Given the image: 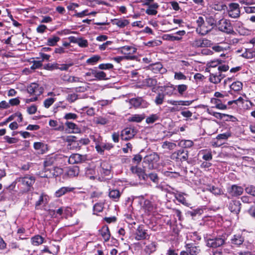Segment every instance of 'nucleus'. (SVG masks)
I'll return each instance as SVG.
<instances>
[{"instance_id":"dca6fc26","label":"nucleus","mask_w":255,"mask_h":255,"mask_svg":"<svg viewBox=\"0 0 255 255\" xmlns=\"http://www.w3.org/2000/svg\"><path fill=\"white\" fill-rule=\"evenodd\" d=\"M241 204L238 200H232L229 204L228 208L229 210L235 214H238L241 210Z\"/></svg>"},{"instance_id":"bf43d9fd","label":"nucleus","mask_w":255,"mask_h":255,"mask_svg":"<svg viewBox=\"0 0 255 255\" xmlns=\"http://www.w3.org/2000/svg\"><path fill=\"white\" fill-rule=\"evenodd\" d=\"M114 67V66L111 63H106V64H101L99 65L98 68L101 70H108V69H112Z\"/></svg>"},{"instance_id":"39448f33","label":"nucleus","mask_w":255,"mask_h":255,"mask_svg":"<svg viewBox=\"0 0 255 255\" xmlns=\"http://www.w3.org/2000/svg\"><path fill=\"white\" fill-rule=\"evenodd\" d=\"M27 91L31 95L38 97L43 93L44 88L36 83H32L27 86Z\"/></svg>"},{"instance_id":"f8f14e48","label":"nucleus","mask_w":255,"mask_h":255,"mask_svg":"<svg viewBox=\"0 0 255 255\" xmlns=\"http://www.w3.org/2000/svg\"><path fill=\"white\" fill-rule=\"evenodd\" d=\"M244 189L236 185H233L228 188V193L231 197H237L242 195L243 193Z\"/></svg>"},{"instance_id":"c85d7f7f","label":"nucleus","mask_w":255,"mask_h":255,"mask_svg":"<svg viewBox=\"0 0 255 255\" xmlns=\"http://www.w3.org/2000/svg\"><path fill=\"white\" fill-rule=\"evenodd\" d=\"M145 116L144 114H134L131 115L128 119V121L130 122H136V123H140L144 119Z\"/></svg>"},{"instance_id":"412c9836","label":"nucleus","mask_w":255,"mask_h":255,"mask_svg":"<svg viewBox=\"0 0 255 255\" xmlns=\"http://www.w3.org/2000/svg\"><path fill=\"white\" fill-rule=\"evenodd\" d=\"M74 189V188L72 187H62L55 192L54 195L56 197L59 198L65 195L67 193L73 191Z\"/></svg>"},{"instance_id":"6ab92c4d","label":"nucleus","mask_w":255,"mask_h":255,"mask_svg":"<svg viewBox=\"0 0 255 255\" xmlns=\"http://www.w3.org/2000/svg\"><path fill=\"white\" fill-rule=\"evenodd\" d=\"M224 77V76L220 72L216 73H211L209 77V81L214 84H218Z\"/></svg>"},{"instance_id":"c756f323","label":"nucleus","mask_w":255,"mask_h":255,"mask_svg":"<svg viewBox=\"0 0 255 255\" xmlns=\"http://www.w3.org/2000/svg\"><path fill=\"white\" fill-rule=\"evenodd\" d=\"M231 243L235 245H241L244 242V237L241 235H234L231 240Z\"/></svg>"},{"instance_id":"4d7b16f0","label":"nucleus","mask_w":255,"mask_h":255,"mask_svg":"<svg viewBox=\"0 0 255 255\" xmlns=\"http://www.w3.org/2000/svg\"><path fill=\"white\" fill-rule=\"evenodd\" d=\"M77 44L81 47H87L88 46V42L86 39L82 38H79Z\"/></svg>"},{"instance_id":"4be33fe9","label":"nucleus","mask_w":255,"mask_h":255,"mask_svg":"<svg viewBox=\"0 0 255 255\" xmlns=\"http://www.w3.org/2000/svg\"><path fill=\"white\" fill-rule=\"evenodd\" d=\"M148 8L145 10V13L149 15H155L157 13V9L159 5L158 3H152L151 5H147Z\"/></svg>"},{"instance_id":"49530a36","label":"nucleus","mask_w":255,"mask_h":255,"mask_svg":"<svg viewBox=\"0 0 255 255\" xmlns=\"http://www.w3.org/2000/svg\"><path fill=\"white\" fill-rule=\"evenodd\" d=\"M176 146V145L175 143L167 141L163 142L162 144V147L163 148L168 149L169 150H172L174 149Z\"/></svg>"},{"instance_id":"a211bd4d","label":"nucleus","mask_w":255,"mask_h":255,"mask_svg":"<svg viewBox=\"0 0 255 255\" xmlns=\"http://www.w3.org/2000/svg\"><path fill=\"white\" fill-rule=\"evenodd\" d=\"M186 249L190 255H197L200 252L199 247L196 246L193 244H186Z\"/></svg>"},{"instance_id":"2eb2a0df","label":"nucleus","mask_w":255,"mask_h":255,"mask_svg":"<svg viewBox=\"0 0 255 255\" xmlns=\"http://www.w3.org/2000/svg\"><path fill=\"white\" fill-rule=\"evenodd\" d=\"M234 28L241 35H248L251 34V30L246 28L243 23L240 21H236L235 22Z\"/></svg>"},{"instance_id":"f257e3e1","label":"nucleus","mask_w":255,"mask_h":255,"mask_svg":"<svg viewBox=\"0 0 255 255\" xmlns=\"http://www.w3.org/2000/svg\"><path fill=\"white\" fill-rule=\"evenodd\" d=\"M197 26L196 31L199 34L205 35L207 34L212 29V27L207 25L205 22L204 18L202 16H199L196 20Z\"/></svg>"},{"instance_id":"0eeeda50","label":"nucleus","mask_w":255,"mask_h":255,"mask_svg":"<svg viewBox=\"0 0 255 255\" xmlns=\"http://www.w3.org/2000/svg\"><path fill=\"white\" fill-rule=\"evenodd\" d=\"M129 103L135 108H146L149 105V103L141 97L132 98Z\"/></svg>"},{"instance_id":"7ed1b4c3","label":"nucleus","mask_w":255,"mask_h":255,"mask_svg":"<svg viewBox=\"0 0 255 255\" xmlns=\"http://www.w3.org/2000/svg\"><path fill=\"white\" fill-rule=\"evenodd\" d=\"M188 158V151L184 149H180L174 151L170 156V158L176 161H185Z\"/></svg>"},{"instance_id":"a19ab883","label":"nucleus","mask_w":255,"mask_h":255,"mask_svg":"<svg viewBox=\"0 0 255 255\" xmlns=\"http://www.w3.org/2000/svg\"><path fill=\"white\" fill-rule=\"evenodd\" d=\"M243 84L240 81H236L232 83L230 88L234 91H239L242 89Z\"/></svg>"},{"instance_id":"37998d69","label":"nucleus","mask_w":255,"mask_h":255,"mask_svg":"<svg viewBox=\"0 0 255 255\" xmlns=\"http://www.w3.org/2000/svg\"><path fill=\"white\" fill-rule=\"evenodd\" d=\"M203 154L202 158L206 161H210L212 159V154L210 150H203L201 151Z\"/></svg>"},{"instance_id":"9d476101","label":"nucleus","mask_w":255,"mask_h":255,"mask_svg":"<svg viewBox=\"0 0 255 255\" xmlns=\"http://www.w3.org/2000/svg\"><path fill=\"white\" fill-rule=\"evenodd\" d=\"M144 245L143 252L145 255H151L154 253L158 248L157 243L154 241L145 243Z\"/></svg>"},{"instance_id":"473e14b6","label":"nucleus","mask_w":255,"mask_h":255,"mask_svg":"<svg viewBox=\"0 0 255 255\" xmlns=\"http://www.w3.org/2000/svg\"><path fill=\"white\" fill-rule=\"evenodd\" d=\"M163 89V91H164L165 96H171L173 94H175V88L173 85H171L170 86H165L162 87Z\"/></svg>"},{"instance_id":"c9c22d12","label":"nucleus","mask_w":255,"mask_h":255,"mask_svg":"<svg viewBox=\"0 0 255 255\" xmlns=\"http://www.w3.org/2000/svg\"><path fill=\"white\" fill-rule=\"evenodd\" d=\"M206 189L216 195H221L222 193V190L220 188L215 186L208 185Z\"/></svg>"},{"instance_id":"7c9ffc66","label":"nucleus","mask_w":255,"mask_h":255,"mask_svg":"<svg viewBox=\"0 0 255 255\" xmlns=\"http://www.w3.org/2000/svg\"><path fill=\"white\" fill-rule=\"evenodd\" d=\"M121 194L119 190L117 189L111 190L109 193V197L115 201L119 200Z\"/></svg>"},{"instance_id":"20e7f679","label":"nucleus","mask_w":255,"mask_h":255,"mask_svg":"<svg viewBox=\"0 0 255 255\" xmlns=\"http://www.w3.org/2000/svg\"><path fill=\"white\" fill-rule=\"evenodd\" d=\"M159 160L158 155L153 152L149 155L145 156L143 158V163L147 165V168L149 169L154 168V164Z\"/></svg>"},{"instance_id":"423d86ee","label":"nucleus","mask_w":255,"mask_h":255,"mask_svg":"<svg viewBox=\"0 0 255 255\" xmlns=\"http://www.w3.org/2000/svg\"><path fill=\"white\" fill-rule=\"evenodd\" d=\"M212 44L211 41L206 38H196L190 42L191 46L193 48L207 47Z\"/></svg>"},{"instance_id":"aec40b11","label":"nucleus","mask_w":255,"mask_h":255,"mask_svg":"<svg viewBox=\"0 0 255 255\" xmlns=\"http://www.w3.org/2000/svg\"><path fill=\"white\" fill-rule=\"evenodd\" d=\"M146 236L145 230L143 229V227L139 226L136 231L135 239L137 241L145 239Z\"/></svg>"},{"instance_id":"5701e85b","label":"nucleus","mask_w":255,"mask_h":255,"mask_svg":"<svg viewBox=\"0 0 255 255\" xmlns=\"http://www.w3.org/2000/svg\"><path fill=\"white\" fill-rule=\"evenodd\" d=\"M56 159L54 157L49 156L46 158L44 162V170L46 172L51 169Z\"/></svg>"},{"instance_id":"cd10ccee","label":"nucleus","mask_w":255,"mask_h":255,"mask_svg":"<svg viewBox=\"0 0 255 255\" xmlns=\"http://www.w3.org/2000/svg\"><path fill=\"white\" fill-rule=\"evenodd\" d=\"M211 103L215 105V107L220 110H226L227 107L226 105L222 104V101L217 98H212Z\"/></svg>"},{"instance_id":"9b49d317","label":"nucleus","mask_w":255,"mask_h":255,"mask_svg":"<svg viewBox=\"0 0 255 255\" xmlns=\"http://www.w3.org/2000/svg\"><path fill=\"white\" fill-rule=\"evenodd\" d=\"M136 134L135 130L131 128H127L121 131V137L122 140H128Z\"/></svg>"},{"instance_id":"5fc2aeb1","label":"nucleus","mask_w":255,"mask_h":255,"mask_svg":"<svg viewBox=\"0 0 255 255\" xmlns=\"http://www.w3.org/2000/svg\"><path fill=\"white\" fill-rule=\"evenodd\" d=\"M231 136V133L230 131H227L225 133L219 134L217 135L216 138L217 139H227L229 137Z\"/></svg>"},{"instance_id":"864d4df0","label":"nucleus","mask_w":255,"mask_h":255,"mask_svg":"<svg viewBox=\"0 0 255 255\" xmlns=\"http://www.w3.org/2000/svg\"><path fill=\"white\" fill-rule=\"evenodd\" d=\"M55 101V98H49L45 99L44 101L43 105L45 108H49Z\"/></svg>"},{"instance_id":"8fccbe9b","label":"nucleus","mask_w":255,"mask_h":255,"mask_svg":"<svg viewBox=\"0 0 255 255\" xmlns=\"http://www.w3.org/2000/svg\"><path fill=\"white\" fill-rule=\"evenodd\" d=\"M101 59V57L99 55H94L91 58L88 59L86 60V63L87 64L94 65L100 59Z\"/></svg>"},{"instance_id":"ddd939ff","label":"nucleus","mask_w":255,"mask_h":255,"mask_svg":"<svg viewBox=\"0 0 255 255\" xmlns=\"http://www.w3.org/2000/svg\"><path fill=\"white\" fill-rule=\"evenodd\" d=\"M86 156L81 155L78 153H74L68 158V162L69 164H77L85 161Z\"/></svg>"},{"instance_id":"338daca9","label":"nucleus","mask_w":255,"mask_h":255,"mask_svg":"<svg viewBox=\"0 0 255 255\" xmlns=\"http://www.w3.org/2000/svg\"><path fill=\"white\" fill-rule=\"evenodd\" d=\"M229 10H234L236 12L240 11L239 5L237 3H231L229 5Z\"/></svg>"},{"instance_id":"2f4dec72","label":"nucleus","mask_w":255,"mask_h":255,"mask_svg":"<svg viewBox=\"0 0 255 255\" xmlns=\"http://www.w3.org/2000/svg\"><path fill=\"white\" fill-rule=\"evenodd\" d=\"M136 49L131 46H125L121 47V52L125 55L132 54L136 52Z\"/></svg>"},{"instance_id":"f704fd0d","label":"nucleus","mask_w":255,"mask_h":255,"mask_svg":"<svg viewBox=\"0 0 255 255\" xmlns=\"http://www.w3.org/2000/svg\"><path fill=\"white\" fill-rule=\"evenodd\" d=\"M127 19H115L113 20V23L121 28H123L129 24Z\"/></svg>"},{"instance_id":"3c124183","label":"nucleus","mask_w":255,"mask_h":255,"mask_svg":"<svg viewBox=\"0 0 255 255\" xmlns=\"http://www.w3.org/2000/svg\"><path fill=\"white\" fill-rule=\"evenodd\" d=\"M95 173V171L94 169L91 168H86L85 169V175L86 177L90 179H94L95 177L93 176V174Z\"/></svg>"},{"instance_id":"774afa93","label":"nucleus","mask_w":255,"mask_h":255,"mask_svg":"<svg viewBox=\"0 0 255 255\" xmlns=\"http://www.w3.org/2000/svg\"><path fill=\"white\" fill-rule=\"evenodd\" d=\"M246 192L251 195L255 196V186H250L245 189Z\"/></svg>"},{"instance_id":"680f3d73","label":"nucleus","mask_w":255,"mask_h":255,"mask_svg":"<svg viewBox=\"0 0 255 255\" xmlns=\"http://www.w3.org/2000/svg\"><path fill=\"white\" fill-rule=\"evenodd\" d=\"M78 99V95L75 93L69 94L66 99L70 103L74 102Z\"/></svg>"},{"instance_id":"58836bf2","label":"nucleus","mask_w":255,"mask_h":255,"mask_svg":"<svg viewBox=\"0 0 255 255\" xmlns=\"http://www.w3.org/2000/svg\"><path fill=\"white\" fill-rule=\"evenodd\" d=\"M60 40V37L56 36H52L47 39V45L49 46H55Z\"/></svg>"},{"instance_id":"393cba45","label":"nucleus","mask_w":255,"mask_h":255,"mask_svg":"<svg viewBox=\"0 0 255 255\" xmlns=\"http://www.w3.org/2000/svg\"><path fill=\"white\" fill-rule=\"evenodd\" d=\"M65 125L67 128L66 130L69 133H76L78 132L80 130L78 126L73 123L67 121L65 123Z\"/></svg>"},{"instance_id":"e2e57ef3","label":"nucleus","mask_w":255,"mask_h":255,"mask_svg":"<svg viewBox=\"0 0 255 255\" xmlns=\"http://www.w3.org/2000/svg\"><path fill=\"white\" fill-rule=\"evenodd\" d=\"M78 118V116L74 113H69L66 114L64 117V119L67 120H75Z\"/></svg>"},{"instance_id":"4c0bfd02","label":"nucleus","mask_w":255,"mask_h":255,"mask_svg":"<svg viewBox=\"0 0 255 255\" xmlns=\"http://www.w3.org/2000/svg\"><path fill=\"white\" fill-rule=\"evenodd\" d=\"M68 175L70 177H75L79 173V168L77 166H74L69 169L67 172Z\"/></svg>"},{"instance_id":"0e129e2a","label":"nucleus","mask_w":255,"mask_h":255,"mask_svg":"<svg viewBox=\"0 0 255 255\" xmlns=\"http://www.w3.org/2000/svg\"><path fill=\"white\" fill-rule=\"evenodd\" d=\"M147 177H148L151 181L155 183H157L158 182L159 178L157 176V174L155 173H151L147 175Z\"/></svg>"},{"instance_id":"6e6d98bb","label":"nucleus","mask_w":255,"mask_h":255,"mask_svg":"<svg viewBox=\"0 0 255 255\" xmlns=\"http://www.w3.org/2000/svg\"><path fill=\"white\" fill-rule=\"evenodd\" d=\"M158 119V116L155 114H152L146 119L147 124H152Z\"/></svg>"},{"instance_id":"6e6552de","label":"nucleus","mask_w":255,"mask_h":255,"mask_svg":"<svg viewBox=\"0 0 255 255\" xmlns=\"http://www.w3.org/2000/svg\"><path fill=\"white\" fill-rule=\"evenodd\" d=\"M219 29L220 30L228 34H233L235 33L231 23L226 19H222L220 21Z\"/></svg>"},{"instance_id":"ea45409f","label":"nucleus","mask_w":255,"mask_h":255,"mask_svg":"<svg viewBox=\"0 0 255 255\" xmlns=\"http://www.w3.org/2000/svg\"><path fill=\"white\" fill-rule=\"evenodd\" d=\"M241 56L247 59H251L255 56V51L251 49H246L245 51L242 54Z\"/></svg>"},{"instance_id":"b1692460","label":"nucleus","mask_w":255,"mask_h":255,"mask_svg":"<svg viewBox=\"0 0 255 255\" xmlns=\"http://www.w3.org/2000/svg\"><path fill=\"white\" fill-rule=\"evenodd\" d=\"M100 234L104 240L105 242H108L109 241L111 234L109 229L107 226H104L102 228L99 230Z\"/></svg>"},{"instance_id":"e433bc0d","label":"nucleus","mask_w":255,"mask_h":255,"mask_svg":"<svg viewBox=\"0 0 255 255\" xmlns=\"http://www.w3.org/2000/svg\"><path fill=\"white\" fill-rule=\"evenodd\" d=\"M144 84L148 87L154 88L157 85V80L154 78H148L144 80Z\"/></svg>"},{"instance_id":"f3484780","label":"nucleus","mask_w":255,"mask_h":255,"mask_svg":"<svg viewBox=\"0 0 255 255\" xmlns=\"http://www.w3.org/2000/svg\"><path fill=\"white\" fill-rule=\"evenodd\" d=\"M49 173L43 175V177L50 178L52 177H57L62 173V169L58 167L52 166L50 170H49Z\"/></svg>"},{"instance_id":"72a5a7b5","label":"nucleus","mask_w":255,"mask_h":255,"mask_svg":"<svg viewBox=\"0 0 255 255\" xmlns=\"http://www.w3.org/2000/svg\"><path fill=\"white\" fill-rule=\"evenodd\" d=\"M92 73L94 77L99 80H106L108 79L106 78L107 75L106 73L103 71L95 70V71H93Z\"/></svg>"},{"instance_id":"a878e982","label":"nucleus","mask_w":255,"mask_h":255,"mask_svg":"<svg viewBox=\"0 0 255 255\" xmlns=\"http://www.w3.org/2000/svg\"><path fill=\"white\" fill-rule=\"evenodd\" d=\"M44 242V238L39 235H35L31 238V244L34 246H38Z\"/></svg>"},{"instance_id":"13d9d810","label":"nucleus","mask_w":255,"mask_h":255,"mask_svg":"<svg viewBox=\"0 0 255 255\" xmlns=\"http://www.w3.org/2000/svg\"><path fill=\"white\" fill-rule=\"evenodd\" d=\"M174 78L175 79L178 80H185L187 79V77L181 72H175Z\"/></svg>"},{"instance_id":"79ce46f5","label":"nucleus","mask_w":255,"mask_h":255,"mask_svg":"<svg viewBox=\"0 0 255 255\" xmlns=\"http://www.w3.org/2000/svg\"><path fill=\"white\" fill-rule=\"evenodd\" d=\"M175 198L179 202L181 203V204L185 205H188L187 201L186 200V198L184 197L182 194H176L175 195Z\"/></svg>"},{"instance_id":"c03bdc74","label":"nucleus","mask_w":255,"mask_h":255,"mask_svg":"<svg viewBox=\"0 0 255 255\" xmlns=\"http://www.w3.org/2000/svg\"><path fill=\"white\" fill-rule=\"evenodd\" d=\"M165 98V95L163 93H158L154 100V102L156 105L162 104Z\"/></svg>"},{"instance_id":"1a4fd4ad","label":"nucleus","mask_w":255,"mask_h":255,"mask_svg":"<svg viewBox=\"0 0 255 255\" xmlns=\"http://www.w3.org/2000/svg\"><path fill=\"white\" fill-rule=\"evenodd\" d=\"M225 243L224 239L221 237L208 239L206 240V245L208 247L216 248L221 247Z\"/></svg>"},{"instance_id":"603ef678","label":"nucleus","mask_w":255,"mask_h":255,"mask_svg":"<svg viewBox=\"0 0 255 255\" xmlns=\"http://www.w3.org/2000/svg\"><path fill=\"white\" fill-rule=\"evenodd\" d=\"M103 204L102 203H96L93 207V211L94 214H98V213L102 212L103 210Z\"/></svg>"},{"instance_id":"de8ad7c7","label":"nucleus","mask_w":255,"mask_h":255,"mask_svg":"<svg viewBox=\"0 0 255 255\" xmlns=\"http://www.w3.org/2000/svg\"><path fill=\"white\" fill-rule=\"evenodd\" d=\"M180 144L183 148H190L193 145V142L191 140H182Z\"/></svg>"},{"instance_id":"09e8293b","label":"nucleus","mask_w":255,"mask_h":255,"mask_svg":"<svg viewBox=\"0 0 255 255\" xmlns=\"http://www.w3.org/2000/svg\"><path fill=\"white\" fill-rule=\"evenodd\" d=\"M150 69L154 73L160 72L162 69V65L160 63H157L151 65Z\"/></svg>"},{"instance_id":"69168bd1","label":"nucleus","mask_w":255,"mask_h":255,"mask_svg":"<svg viewBox=\"0 0 255 255\" xmlns=\"http://www.w3.org/2000/svg\"><path fill=\"white\" fill-rule=\"evenodd\" d=\"M166 39L171 41H179L182 39L181 37L168 34L166 36Z\"/></svg>"},{"instance_id":"f03ea898","label":"nucleus","mask_w":255,"mask_h":255,"mask_svg":"<svg viewBox=\"0 0 255 255\" xmlns=\"http://www.w3.org/2000/svg\"><path fill=\"white\" fill-rule=\"evenodd\" d=\"M17 181L25 186L27 191H29L32 188V186L35 182V178L30 175L26 174L23 177L17 178Z\"/></svg>"},{"instance_id":"bb28decb","label":"nucleus","mask_w":255,"mask_h":255,"mask_svg":"<svg viewBox=\"0 0 255 255\" xmlns=\"http://www.w3.org/2000/svg\"><path fill=\"white\" fill-rule=\"evenodd\" d=\"M102 170L101 172L105 175H109L111 173V166L107 161H103L101 164Z\"/></svg>"},{"instance_id":"a18cd8bd","label":"nucleus","mask_w":255,"mask_h":255,"mask_svg":"<svg viewBox=\"0 0 255 255\" xmlns=\"http://www.w3.org/2000/svg\"><path fill=\"white\" fill-rule=\"evenodd\" d=\"M47 195H45L44 193H42L41 194L39 199L35 203V207L37 208L39 206L41 205L42 204L44 203H46L47 202Z\"/></svg>"},{"instance_id":"052dcab7","label":"nucleus","mask_w":255,"mask_h":255,"mask_svg":"<svg viewBox=\"0 0 255 255\" xmlns=\"http://www.w3.org/2000/svg\"><path fill=\"white\" fill-rule=\"evenodd\" d=\"M177 91L180 95H183V93L187 90L188 87L186 85L181 84L177 86Z\"/></svg>"},{"instance_id":"4468645a","label":"nucleus","mask_w":255,"mask_h":255,"mask_svg":"<svg viewBox=\"0 0 255 255\" xmlns=\"http://www.w3.org/2000/svg\"><path fill=\"white\" fill-rule=\"evenodd\" d=\"M130 169L132 173L136 174L139 179L145 180L147 177V175L145 173V170L137 166H132Z\"/></svg>"}]
</instances>
